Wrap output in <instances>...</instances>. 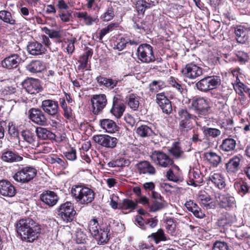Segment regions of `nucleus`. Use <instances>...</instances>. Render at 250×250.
Returning <instances> with one entry per match:
<instances>
[{"label":"nucleus","mask_w":250,"mask_h":250,"mask_svg":"<svg viewBox=\"0 0 250 250\" xmlns=\"http://www.w3.org/2000/svg\"><path fill=\"white\" fill-rule=\"evenodd\" d=\"M17 233L22 241L33 242L41 233L40 225L31 218L20 219L16 224Z\"/></svg>","instance_id":"nucleus-1"},{"label":"nucleus","mask_w":250,"mask_h":250,"mask_svg":"<svg viewBox=\"0 0 250 250\" xmlns=\"http://www.w3.org/2000/svg\"><path fill=\"white\" fill-rule=\"evenodd\" d=\"M70 194L75 200L83 206H87L94 200L95 193L94 190L84 185H73Z\"/></svg>","instance_id":"nucleus-2"},{"label":"nucleus","mask_w":250,"mask_h":250,"mask_svg":"<svg viewBox=\"0 0 250 250\" xmlns=\"http://www.w3.org/2000/svg\"><path fill=\"white\" fill-rule=\"evenodd\" d=\"M179 130L185 135L187 134L194 127V122L197 123V116L191 113L186 108H181L178 111Z\"/></svg>","instance_id":"nucleus-3"},{"label":"nucleus","mask_w":250,"mask_h":250,"mask_svg":"<svg viewBox=\"0 0 250 250\" xmlns=\"http://www.w3.org/2000/svg\"><path fill=\"white\" fill-rule=\"evenodd\" d=\"M189 108L199 117L208 114L211 109L210 100L205 97L196 96L189 100Z\"/></svg>","instance_id":"nucleus-4"},{"label":"nucleus","mask_w":250,"mask_h":250,"mask_svg":"<svg viewBox=\"0 0 250 250\" xmlns=\"http://www.w3.org/2000/svg\"><path fill=\"white\" fill-rule=\"evenodd\" d=\"M37 172V169L33 166L21 165L12 178L18 183L27 184L36 177Z\"/></svg>","instance_id":"nucleus-5"},{"label":"nucleus","mask_w":250,"mask_h":250,"mask_svg":"<svg viewBox=\"0 0 250 250\" xmlns=\"http://www.w3.org/2000/svg\"><path fill=\"white\" fill-rule=\"evenodd\" d=\"M149 157L151 161L159 167H169L174 164L173 159L162 150L152 151Z\"/></svg>","instance_id":"nucleus-6"},{"label":"nucleus","mask_w":250,"mask_h":250,"mask_svg":"<svg viewBox=\"0 0 250 250\" xmlns=\"http://www.w3.org/2000/svg\"><path fill=\"white\" fill-rule=\"evenodd\" d=\"M56 210L58 215L66 223L73 221L76 214L73 204L69 201L61 204Z\"/></svg>","instance_id":"nucleus-7"},{"label":"nucleus","mask_w":250,"mask_h":250,"mask_svg":"<svg viewBox=\"0 0 250 250\" xmlns=\"http://www.w3.org/2000/svg\"><path fill=\"white\" fill-rule=\"evenodd\" d=\"M137 52L138 59L143 63H150L155 60L153 47L149 44H140Z\"/></svg>","instance_id":"nucleus-8"},{"label":"nucleus","mask_w":250,"mask_h":250,"mask_svg":"<svg viewBox=\"0 0 250 250\" xmlns=\"http://www.w3.org/2000/svg\"><path fill=\"white\" fill-rule=\"evenodd\" d=\"M183 76L189 79H195L203 74V68L196 62L192 61L187 63L182 69Z\"/></svg>","instance_id":"nucleus-9"},{"label":"nucleus","mask_w":250,"mask_h":250,"mask_svg":"<svg viewBox=\"0 0 250 250\" xmlns=\"http://www.w3.org/2000/svg\"><path fill=\"white\" fill-rule=\"evenodd\" d=\"M99 233L93 237L100 245L107 244L110 238L111 225L109 223L102 222L99 226Z\"/></svg>","instance_id":"nucleus-10"},{"label":"nucleus","mask_w":250,"mask_h":250,"mask_svg":"<svg viewBox=\"0 0 250 250\" xmlns=\"http://www.w3.org/2000/svg\"><path fill=\"white\" fill-rule=\"evenodd\" d=\"M93 140L99 145L108 149L114 148L117 146L118 142V140L116 137L107 134L94 135Z\"/></svg>","instance_id":"nucleus-11"},{"label":"nucleus","mask_w":250,"mask_h":250,"mask_svg":"<svg viewBox=\"0 0 250 250\" xmlns=\"http://www.w3.org/2000/svg\"><path fill=\"white\" fill-rule=\"evenodd\" d=\"M92 112L95 115L101 113L107 104L106 96L104 94L93 95L91 99Z\"/></svg>","instance_id":"nucleus-12"},{"label":"nucleus","mask_w":250,"mask_h":250,"mask_svg":"<svg viewBox=\"0 0 250 250\" xmlns=\"http://www.w3.org/2000/svg\"><path fill=\"white\" fill-rule=\"evenodd\" d=\"M28 115L29 119L34 124L41 126L47 125V119L41 109L32 107L28 110Z\"/></svg>","instance_id":"nucleus-13"},{"label":"nucleus","mask_w":250,"mask_h":250,"mask_svg":"<svg viewBox=\"0 0 250 250\" xmlns=\"http://www.w3.org/2000/svg\"><path fill=\"white\" fill-rule=\"evenodd\" d=\"M22 86L30 94H36L42 90L41 81L38 79L27 78L22 82Z\"/></svg>","instance_id":"nucleus-14"},{"label":"nucleus","mask_w":250,"mask_h":250,"mask_svg":"<svg viewBox=\"0 0 250 250\" xmlns=\"http://www.w3.org/2000/svg\"><path fill=\"white\" fill-rule=\"evenodd\" d=\"M125 105L123 99L120 95L114 96L112 99V107L110 113L117 119H120L123 115Z\"/></svg>","instance_id":"nucleus-15"},{"label":"nucleus","mask_w":250,"mask_h":250,"mask_svg":"<svg viewBox=\"0 0 250 250\" xmlns=\"http://www.w3.org/2000/svg\"><path fill=\"white\" fill-rule=\"evenodd\" d=\"M41 107L44 113L53 117L57 116L60 110L58 102L55 99L43 100Z\"/></svg>","instance_id":"nucleus-16"},{"label":"nucleus","mask_w":250,"mask_h":250,"mask_svg":"<svg viewBox=\"0 0 250 250\" xmlns=\"http://www.w3.org/2000/svg\"><path fill=\"white\" fill-rule=\"evenodd\" d=\"M0 159L4 163L12 164L21 161L23 157L14 149L6 148L1 151Z\"/></svg>","instance_id":"nucleus-17"},{"label":"nucleus","mask_w":250,"mask_h":250,"mask_svg":"<svg viewBox=\"0 0 250 250\" xmlns=\"http://www.w3.org/2000/svg\"><path fill=\"white\" fill-rule=\"evenodd\" d=\"M156 102L163 113L169 115L172 112L171 102L165 92L159 93L156 95Z\"/></svg>","instance_id":"nucleus-18"},{"label":"nucleus","mask_w":250,"mask_h":250,"mask_svg":"<svg viewBox=\"0 0 250 250\" xmlns=\"http://www.w3.org/2000/svg\"><path fill=\"white\" fill-rule=\"evenodd\" d=\"M21 58L17 54H11L1 61V66L6 69L16 68L19 65Z\"/></svg>","instance_id":"nucleus-19"},{"label":"nucleus","mask_w":250,"mask_h":250,"mask_svg":"<svg viewBox=\"0 0 250 250\" xmlns=\"http://www.w3.org/2000/svg\"><path fill=\"white\" fill-rule=\"evenodd\" d=\"M242 159V156L240 154L230 158L225 164L227 173L230 175L235 174L240 167V163Z\"/></svg>","instance_id":"nucleus-20"},{"label":"nucleus","mask_w":250,"mask_h":250,"mask_svg":"<svg viewBox=\"0 0 250 250\" xmlns=\"http://www.w3.org/2000/svg\"><path fill=\"white\" fill-rule=\"evenodd\" d=\"M203 176L197 168H190L188 174V179L187 181L188 185L197 187L203 182Z\"/></svg>","instance_id":"nucleus-21"},{"label":"nucleus","mask_w":250,"mask_h":250,"mask_svg":"<svg viewBox=\"0 0 250 250\" xmlns=\"http://www.w3.org/2000/svg\"><path fill=\"white\" fill-rule=\"evenodd\" d=\"M40 200L45 205L52 207L55 205L59 200V197L57 194L53 191L44 190L40 195Z\"/></svg>","instance_id":"nucleus-22"},{"label":"nucleus","mask_w":250,"mask_h":250,"mask_svg":"<svg viewBox=\"0 0 250 250\" xmlns=\"http://www.w3.org/2000/svg\"><path fill=\"white\" fill-rule=\"evenodd\" d=\"M17 193L15 187L9 181H0V194L5 197H12Z\"/></svg>","instance_id":"nucleus-23"},{"label":"nucleus","mask_w":250,"mask_h":250,"mask_svg":"<svg viewBox=\"0 0 250 250\" xmlns=\"http://www.w3.org/2000/svg\"><path fill=\"white\" fill-rule=\"evenodd\" d=\"M74 15L86 26H90L94 23L97 24L99 22L97 16H91L86 11L76 12Z\"/></svg>","instance_id":"nucleus-24"},{"label":"nucleus","mask_w":250,"mask_h":250,"mask_svg":"<svg viewBox=\"0 0 250 250\" xmlns=\"http://www.w3.org/2000/svg\"><path fill=\"white\" fill-rule=\"evenodd\" d=\"M136 167L140 174L154 175L156 172L154 166L149 161L146 160L139 162L136 165Z\"/></svg>","instance_id":"nucleus-25"},{"label":"nucleus","mask_w":250,"mask_h":250,"mask_svg":"<svg viewBox=\"0 0 250 250\" xmlns=\"http://www.w3.org/2000/svg\"><path fill=\"white\" fill-rule=\"evenodd\" d=\"M233 33L237 42L244 44L248 40V30L242 25H236L233 27Z\"/></svg>","instance_id":"nucleus-26"},{"label":"nucleus","mask_w":250,"mask_h":250,"mask_svg":"<svg viewBox=\"0 0 250 250\" xmlns=\"http://www.w3.org/2000/svg\"><path fill=\"white\" fill-rule=\"evenodd\" d=\"M26 69L31 73H41L46 69L45 63L40 60H33L26 66Z\"/></svg>","instance_id":"nucleus-27"},{"label":"nucleus","mask_w":250,"mask_h":250,"mask_svg":"<svg viewBox=\"0 0 250 250\" xmlns=\"http://www.w3.org/2000/svg\"><path fill=\"white\" fill-rule=\"evenodd\" d=\"M208 182H211L215 187L219 189H223L226 187L225 178L223 175L220 173H214L210 175Z\"/></svg>","instance_id":"nucleus-28"},{"label":"nucleus","mask_w":250,"mask_h":250,"mask_svg":"<svg viewBox=\"0 0 250 250\" xmlns=\"http://www.w3.org/2000/svg\"><path fill=\"white\" fill-rule=\"evenodd\" d=\"M101 127L109 133H114L118 131L119 127L113 120L109 119H104L100 120Z\"/></svg>","instance_id":"nucleus-29"},{"label":"nucleus","mask_w":250,"mask_h":250,"mask_svg":"<svg viewBox=\"0 0 250 250\" xmlns=\"http://www.w3.org/2000/svg\"><path fill=\"white\" fill-rule=\"evenodd\" d=\"M136 133L138 136L143 138L152 137L157 135L151 127L146 125L139 126L136 129Z\"/></svg>","instance_id":"nucleus-30"},{"label":"nucleus","mask_w":250,"mask_h":250,"mask_svg":"<svg viewBox=\"0 0 250 250\" xmlns=\"http://www.w3.org/2000/svg\"><path fill=\"white\" fill-rule=\"evenodd\" d=\"M221 14L223 19V22L227 25L230 24V21H234L236 19L233 9L227 4H226L221 9Z\"/></svg>","instance_id":"nucleus-31"},{"label":"nucleus","mask_w":250,"mask_h":250,"mask_svg":"<svg viewBox=\"0 0 250 250\" xmlns=\"http://www.w3.org/2000/svg\"><path fill=\"white\" fill-rule=\"evenodd\" d=\"M28 52L32 55H39L45 53L46 49L43 45L38 42H29L27 46Z\"/></svg>","instance_id":"nucleus-32"},{"label":"nucleus","mask_w":250,"mask_h":250,"mask_svg":"<svg viewBox=\"0 0 250 250\" xmlns=\"http://www.w3.org/2000/svg\"><path fill=\"white\" fill-rule=\"evenodd\" d=\"M36 132L39 138L42 140H52L56 141H59L55 134L46 128L38 127L36 129Z\"/></svg>","instance_id":"nucleus-33"},{"label":"nucleus","mask_w":250,"mask_h":250,"mask_svg":"<svg viewBox=\"0 0 250 250\" xmlns=\"http://www.w3.org/2000/svg\"><path fill=\"white\" fill-rule=\"evenodd\" d=\"M198 199L200 203L207 209L213 208L214 204L210 195L205 190H201L198 194Z\"/></svg>","instance_id":"nucleus-34"},{"label":"nucleus","mask_w":250,"mask_h":250,"mask_svg":"<svg viewBox=\"0 0 250 250\" xmlns=\"http://www.w3.org/2000/svg\"><path fill=\"white\" fill-rule=\"evenodd\" d=\"M126 103L133 111L138 110L141 97L135 93H131L126 97Z\"/></svg>","instance_id":"nucleus-35"},{"label":"nucleus","mask_w":250,"mask_h":250,"mask_svg":"<svg viewBox=\"0 0 250 250\" xmlns=\"http://www.w3.org/2000/svg\"><path fill=\"white\" fill-rule=\"evenodd\" d=\"M149 241H154L155 244H158L161 242L166 241L170 240V238L166 235L164 230L159 229L155 232L152 233L148 236Z\"/></svg>","instance_id":"nucleus-36"},{"label":"nucleus","mask_w":250,"mask_h":250,"mask_svg":"<svg viewBox=\"0 0 250 250\" xmlns=\"http://www.w3.org/2000/svg\"><path fill=\"white\" fill-rule=\"evenodd\" d=\"M220 206L226 209L229 208L235 204V199L229 194H219L218 196Z\"/></svg>","instance_id":"nucleus-37"},{"label":"nucleus","mask_w":250,"mask_h":250,"mask_svg":"<svg viewBox=\"0 0 250 250\" xmlns=\"http://www.w3.org/2000/svg\"><path fill=\"white\" fill-rule=\"evenodd\" d=\"M21 135L23 139L28 143L29 146L34 148L38 146V141L34 132L32 131L26 129L21 132Z\"/></svg>","instance_id":"nucleus-38"},{"label":"nucleus","mask_w":250,"mask_h":250,"mask_svg":"<svg viewBox=\"0 0 250 250\" xmlns=\"http://www.w3.org/2000/svg\"><path fill=\"white\" fill-rule=\"evenodd\" d=\"M204 159L214 167H217L221 162V156L213 152H207L203 155Z\"/></svg>","instance_id":"nucleus-39"},{"label":"nucleus","mask_w":250,"mask_h":250,"mask_svg":"<svg viewBox=\"0 0 250 250\" xmlns=\"http://www.w3.org/2000/svg\"><path fill=\"white\" fill-rule=\"evenodd\" d=\"M137 207V202L129 198H125L119 203V209L126 210L127 212L133 211Z\"/></svg>","instance_id":"nucleus-40"},{"label":"nucleus","mask_w":250,"mask_h":250,"mask_svg":"<svg viewBox=\"0 0 250 250\" xmlns=\"http://www.w3.org/2000/svg\"><path fill=\"white\" fill-rule=\"evenodd\" d=\"M236 146V142L234 139L228 138L222 141L219 148L222 152H229L233 151L235 149Z\"/></svg>","instance_id":"nucleus-41"},{"label":"nucleus","mask_w":250,"mask_h":250,"mask_svg":"<svg viewBox=\"0 0 250 250\" xmlns=\"http://www.w3.org/2000/svg\"><path fill=\"white\" fill-rule=\"evenodd\" d=\"M205 78L210 91L216 89L221 83V78L219 76H208Z\"/></svg>","instance_id":"nucleus-42"},{"label":"nucleus","mask_w":250,"mask_h":250,"mask_svg":"<svg viewBox=\"0 0 250 250\" xmlns=\"http://www.w3.org/2000/svg\"><path fill=\"white\" fill-rule=\"evenodd\" d=\"M232 222V216L228 213H225L220 216L216 222V226L220 228L224 229L230 225Z\"/></svg>","instance_id":"nucleus-43"},{"label":"nucleus","mask_w":250,"mask_h":250,"mask_svg":"<svg viewBox=\"0 0 250 250\" xmlns=\"http://www.w3.org/2000/svg\"><path fill=\"white\" fill-rule=\"evenodd\" d=\"M166 177L170 181L175 183H181L184 181L183 173L179 172H176L172 169H169L166 173Z\"/></svg>","instance_id":"nucleus-44"},{"label":"nucleus","mask_w":250,"mask_h":250,"mask_svg":"<svg viewBox=\"0 0 250 250\" xmlns=\"http://www.w3.org/2000/svg\"><path fill=\"white\" fill-rule=\"evenodd\" d=\"M169 153L176 159H179L182 157L184 151L180 146L178 142H174L171 147L168 149Z\"/></svg>","instance_id":"nucleus-45"},{"label":"nucleus","mask_w":250,"mask_h":250,"mask_svg":"<svg viewBox=\"0 0 250 250\" xmlns=\"http://www.w3.org/2000/svg\"><path fill=\"white\" fill-rule=\"evenodd\" d=\"M0 19L4 22L14 25L16 24V20L11 13L7 10L0 11Z\"/></svg>","instance_id":"nucleus-46"},{"label":"nucleus","mask_w":250,"mask_h":250,"mask_svg":"<svg viewBox=\"0 0 250 250\" xmlns=\"http://www.w3.org/2000/svg\"><path fill=\"white\" fill-rule=\"evenodd\" d=\"M100 224L101 223H99L96 217L93 218L89 221L88 229L93 237H94L96 234H98V233H99Z\"/></svg>","instance_id":"nucleus-47"},{"label":"nucleus","mask_w":250,"mask_h":250,"mask_svg":"<svg viewBox=\"0 0 250 250\" xmlns=\"http://www.w3.org/2000/svg\"><path fill=\"white\" fill-rule=\"evenodd\" d=\"M203 131L205 137L213 138L219 137L221 134V131L219 129L205 126L203 127Z\"/></svg>","instance_id":"nucleus-48"},{"label":"nucleus","mask_w":250,"mask_h":250,"mask_svg":"<svg viewBox=\"0 0 250 250\" xmlns=\"http://www.w3.org/2000/svg\"><path fill=\"white\" fill-rule=\"evenodd\" d=\"M166 228L167 232L171 235L174 236L176 235V221L171 218H167L166 220Z\"/></svg>","instance_id":"nucleus-49"},{"label":"nucleus","mask_w":250,"mask_h":250,"mask_svg":"<svg viewBox=\"0 0 250 250\" xmlns=\"http://www.w3.org/2000/svg\"><path fill=\"white\" fill-rule=\"evenodd\" d=\"M165 86V83L161 80H154L149 84V90L151 93H156Z\"/></svg>","instance_id":"nucleus-50"},{"label":"nucleus","mask_w":250,"mask_h":250,"mask_svg":"<svg viewBox=\"0 0 250 250\" xmlns=\"http://www.w3.org/2000/svg\"><path fill=\"white\" fill-rule=\"evenodd\" d=\"M234 187L239 194L245 195L249 192V186L244 181L235 183Z\"/></svg>","instance_id":"nucleus-51"},{"label":"nucleus","mask_w":250,"mask_h":250,"mask_svg":"<svg viewBox=\"0 0 250 250\" xmlns=\"http://www.w3.org/2000/svg\"><path fill=\"white\" fill-rule=\"evenodd\" d=\"M87 239V236L83 230L78 228L75 231V241L77 244H84Z\"/></svg>","instance_id":"nucleus-52"},{"label":"nucleus","mask_w":250,"mask_h":250,"mask_svg":"<svg viewBox=\"0 0 250 250\" xmlns=\"http://www.w3.org/2000/svg\"><path fill=\"white\" fill-rule=\"evenodd\" d=\"M89 61L85 58L80 56L78 61L79 64L77 66L78 71H83L85 70H91L90 63L88 64Z\"/></svg>","instance_id":"nucleus-53"},{"label":"nucleus","mask_w":250,"mask_h":250,"mask_svg":"<svg viewBox=\"0 0 250 250\" xmlns=\"http://www.w3.org/2000/svg\"><path fill=\"white\" fill-rule=\"evenodd\" d=\"M115 16L114 8L110 5L106 11L101 16V19L104 21H108L112 20Z\"/></svg>","instance_id":"nucleus-54"},{"label":"nucleus","mask_w":250,"mask_h":250,"mask_svg":"<svg viewBox=\"0 0 250 250\" xmlns=\"http://www.w3.org/2000/svg\"><path fill=\"white\" fill-rule=\"evenodd\" d=\"M195 85L197 89L201 92L207 93L210 91L205 77L197 82Z\"/></svg>","instance_id":"nucleus-55"},{"label":"nucleus","mask_w":250,"mask_h":250,"mask_svg":"<svg viewBox=\"0 0 250 250\" xmlns=\"http://www.w3.org/2000/svg\"><path fill=\"white\" fill-rule=\"evenodd\" d=\"M236 60L241 64H244L247 62L249 59V56L247 53L242 51H239L236 53Z\"/></svg>","instance_id":"nucleus-56"},{"label":"nucleus","mask_w":250,"mask_h":250,"mask_svg":"<svg viewBox=\"0 0 250 250\" xmlns=\"http://www.w3.org/2000/svg\"><path fill=\"white\" fill-rule=\"evenodd\" d=\"M168 83L173 87L177 89L179 92H182L183 90L181 82L178 79L173 76H170L168 80Z\"/></svg>","instance_id":"nucleus-57"},{"label":"nucleus","mask_w":250,"mask_h":250,"mask_svg":"<svg viewBox=\"0 0 250 250\" xmlns=\"http://www.w3.org/2000/svg\"><path fill=\"white\" fill-rule=\"evenodd\" d=\"M60 18L63 22H68L70 21L72 17L71 13L67 10L59 11L58 15L56 16Z\"/></svg>","instance_id":"nucleus-58"},{"label":"nucleus","mask_w":250,"mask_h":250,"mask_svg":"<svg viewBox=\"0 0 250 250\" xmlns=\"http://www.w3.org/2000/svg\"><path fill=\"white\" fill-rule=\"evenodd\" d=\"M65 157L69 161H73L77 159L76 150L74 147H71L66 151L63 153Z\"/></svg>","instance_id":"nucleus-59"},{"label":"nucleus","mask_w":250,"mask_h":250,"mask_svg":"<svg viewBox=\"0 0 250 250\" xmlns=\"http://www.w3.org/2000/svg\"><path fill=\"white\" fill-rule=\"evenodd\" d=\"M229 247L227 243L224 241H215L212 247V250H229Z\"/></svg>","instance_id":"nucleus-60"},{"label":"nucleus","mask_w":250,"mask_h":250,"mask_svg":"<svg viewBox=\"0 0 250 250\" xmlns=\"http://www.w3.org/2000/svg\"><path fill=\"white\" fill-rule=\"evenodd\" d=\"M227 105L226 103H221L215 104V109L217 113L220 116H225Z\"/></svg>","instance_id":"nucleus-61"},{"label":"nucleus","mask_w":250,"mask_h":250,"mask_svg":"<svg viewBox=\"0 0 250 250\" xmlns=\"http://www.w3.org/2000/svg\"><path fill=\"white\" fill-rule=\"evenodd\" d=\"M124 158L117 159L113 160L107 164L108 167H122L124 165L125 162Z\"/></svg>","instance_id":"nucleus-62"},{"label":"nucleus","mask_w":250,"mask_h":250,"mask_svg":"<svg viewBox=\"0 0 250 250\" xmlns=\"http://www.w3.org/2000/svg\"><path fill=\"white\" fill-rule=\"evenodd\" d=\"M193 208L189 211L192 212L195 217L198 218H203L205 216L204 212L199 207L197 204L195 206L192 207Z\"/></svg>","instance_id":"nucleus-63"},{"label":"nucleus","mask_w":250,"mask_h":250,"mask_svg":"<svg viewBox=\"0 0 250 250\" xmlns=\"http://www.w3.org/2000/svg\"><path fill=\"white\" fill-rule=\"evenodd\" d=\"M126 40V35H124L123 37L119 39L117 44L116 45V49L119 51H122L125 48L127 45Z\"/></svg>","instance_id":"nucleus-64"}]
</instances>
